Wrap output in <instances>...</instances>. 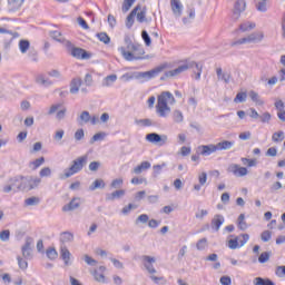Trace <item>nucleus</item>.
<instances>
[{"label": "nucleus", "mask_w": 285, "mask_h": 285, "mask_svg": "<svg viewBox=\"0 0 285 285\" xmlns=\"http://www.w3.org/2000/svg\"><path fill=\"white\" fill-rule=\"evenodd\" d=\"M175 102V96H173L170 91H163L158 96V101L156 105V110L159 117H167L170 115V108L168 107V104L169 106H173Z\"/></svg>", "instance_id": "1"}, {"label": "nucleus", "mask_w": 285, "mask_h": 285, "mask_svg": "<svg viewBox=\"0 0 285 285\" xmlns=\"http://www.w3.org/2000/svg\"><path fill=\"white\" fill-rule=\"evenodd\" d=\"M144 266L148 273V277L149 279H151V282H154V284H157V285H165L168 283V281L166 279V277L164 276H158V272L157 269L155 268V262H157V258L153 257V256H144Z\"/></svg>", "instance_id": "2"}, {"label": "nucleus", "mask_w": 285, "mask_h": 285, "mask_svg": "<svg viewBox=\"0 0 285 285\" xmlns=\"http://www.w3.org/2000/svg\"><path fill=\"white\" fill-rule=\"evenodd\" d=\"M39 184H41V178H33L32 176L20 175L18 190H20L21 193H30V190H35V188H38Z\"/></svg>", "instance_id": "3"}, {"label": "nucleus", "mask_w": 285, "mask_h": 285, "mask_svg": "<svg viewBox=\"0 0 285 285\" xmlns=\"http://www.w3.org/2000/svg\"><path fill=\"white\" fill-rule=\"evenodd\" d=\"M85 164H88V156L78 157L72 161V165L65 170V176L60 177V179H69V177H72V175L81 173V170H83Z\"/></svg>", "instance_id": "4"}, {"label": "nucleus", "mask_w": 285, "mask_h": 285, "mask_svg": "<svg viewBox=\"0 0 285 285\" xmlns=\"http://www.w3.org/2000/svg\"><path fill=\"white\" fill-rule=\"evenodd\" d=\"M65 46L68 52H70L71 57H73L75 59L86 60L92 58V53L88 52L83 48L75 47V45H72L70 40H67Z\"/></svg>", "instance_id": "5"}, {"label": "nucleus", "mask_w": 285, "mask_h": 285, "mask_svg": "<svg viewBox=\"0 0 285 285\" xmlns=\"http://www.w3.org/2000/svg\"><path fill=\"white\" fill-rule=\"evenodd\" d=\"M264 39V32L257 31L253 32L249 36L245 38H240L234 42H232V47L235 48V46H242L244 43H259Z\"/></svg>", "instance_id": "6"}, {"label": "nucleus", "mask_w": 285, "mask_h": 285, "mask_svg": "<svg viewBox=\"0 0 285 285\" xmlns=\"http://www.w3.org/2000/svg\"><path fill=\"white\" fill-rule=\"evenodd\" d=\"M146 140L149 141V144H154V146H166V144H168V136L151 132L146 135Z\"/></svg>", "instance_id": "7"}, {"label": "nucleus", "mask_w": 285, "mask_h": 285, "mask_svg": "<svg viewBox=\"0 0 285 285\" xmlns=\"http://www.w3.org/2000/svg\"><path fill=\"white\" fill-rule=\"evenodd\" d=\"M188 68H190V65H179L176 69L166 71L160 77V81H166V79H168L170 77H179V75H181V72H186V70H188Z\"/></svg>", "instance_id": "8"}, {"label": "nucleus", "mask_w": 285, "mask_h": 285, "mask_svg": "<svg viewBox=\"0 0 285 285\" xmlns=\"http://www.w3.org/2000/svg\"><path fill=\"white\" fill-rule=\"evenodd\" d=\"M32 244H35V238L27 236L21 247L22 257H24V259H32Z\"/></svg>", "instance_id": "9"}, {"label": "nucleus", "mask_w": 285, "mask_h": 285, "mask_svg": "<svg viewBox=\"0 0 285 285\" xmlns=\"http://www.w3.org/2000/svg\"><path fill=\"white\" fill-rule=\"evenodd\" d=\"M240 237L243 239L239 240V237L228 240V248L232 250H236V248H242L249 239L250 236L248 234H242Z\"/></svg>", "instance_id": "10"}, {"label": "nucleus", "mask_w": 285, "mask_h": 285, "mask_svg": "<svg viewBox=\"0 0 285 285\" xmlns=\"http://www.w3.org/2000/svg\"><path fill=\"white\" fill-rule=\"evenodd\" d=\"M166 68H168V65L163 63L149 71H145L144 79H147V80L155 79V77H159L160 72H164L166 70Z\"/></svg>", "instance_id": "11"}, {"label": "nucleus", "mask_w": 285, "mask_h": 285, "mask_svg": "<svg viewBox=\"0 0 285 285\" xmlns=\"http://www.w3.org/2000/svg\"><path fill=\"white\" fill-rule=\"evenodd\" d=\"M228 173H233L235 177H246L248 175V169L246 167H240L237 164H232L227 168Z\"/></svg>", "instance_id": "12"}, {"label": "nucleus", "mask_w": 285, "mask_h": 285, "mask_svg": "<svg viewBox=\"0 0 285 285\" xmlns=\"http://www.w3.org/2000/svg\"><path fill=\"white\" fill-rule=\"evenodd\" d=\"M198 150L203 157H208L213 155V153H217V145L209 144V145H202L198 147Z\"/></svg>", "instance_id": "13"}, {"label": "nucleus", "mask_w": 285, "mask_h": 285, "mask_svg": "<svg viewBox=\"0 0 285 285\" xmlns=\"http://www.w3.org/2000/svg\"><path fill=\"white\" fill-rule=\"evenodd\" d=\"M244 10H246V0H237L234 6V14H233L234 19L235 20L239 19Z\"/></svg>", "instance_id": "14"}, {"label": "nucleus", "mask_w": 285, "mask_h": 285, "mask_svg": "<svg viewBox=\"0 0 285 285\" xmlns=\"http://www.w3.org/2000/svg\"><path fill=\"white\" fill-rule=\"evenodd\" d=\"M81 206V198L73 197L67 205L62 207L63 213H68L70 210H77Z\"/></svg>", "instance_id": "15"}, {"label": "nucleus", "mask_w": 285, "mask_h": 285, "mask_svg": "<svg viewBox=\"0 0 285 285\" xmlns=\"http://www.w3.org/2000/svg\"><path fill=\"white\" fill-rule=\"evenodd\" d=\"M190 65V67H188V70L193 69V68H196L197 72H196V76H195V79L197 81H199L202 79V66L195 61H190V60H185L181 66H188Z\"/></svg>", "instance_id": "16"}, {"label": "nucleus", "mask_w": 285, "mask_h": 285, "mask_svg": "<svg viewBox=\"0 0 285 285\" xmlns=\"http://www.w3.org/2000/svg\"><path fill=\"white\" fill-rule=\"evenodd\" d=\"M118 50L126 61H137L139 59H144L141 56L136 57L131 51H126L125 47H120Z\"/></svg>", "instance_id": "17"}, {"label": "nucleus", "mask_w": 285, "mask_h": 285, "mask_svg": "<svg viewBox=\"0 0 285 285\" xmlns=\"http://www.w3.org/2000/svg\"><path fill=\"white\" fill-rule=\"evenodd\" d=\"M126 195V189H118L114 193H107L106 194V202H115V199H121Z\"/></svg>", "instance_id": "18"}, {"label": "nucleus", "mask_w": 285, "mask_h": 285, "mask_svg": "<svg viewBox=\"0 0 285 285\" xmlns=\"http://www.w3.org/2000/svg\"><path fill=\"white\" fill-rule=\"evenodd\" d=\"M170 6L175 17H181V12H184V6L181 2L179 0H171Z\"/></svg>", "instance_id": "19"}, {"label": "nucleus", "mask_w": 285, "mask_h": 285, "mask_svg": "<svg viewBox=\"0 0 285 285\" xmlns=\"http://www.w3.org/2000/svg\"><path fill=\"white\" fill-rule=\"evenodd\" d=\"M225 219L224 216L220 214H217L212 219V228L217 233L219 228H222V225L224 224Z\"/></svg>", "instance_id": "20"}, {"label": "nucleus", "mask_w": 285, "mask_h": 285, "mask_svg": "<svg viewBox=\"0 0 285 285\" xmlns=\"http://www.w3.org/2000/svg\"><path fill=\"white\" fill-rule=\"evenodd\" d=\"M70 257H72V254L68 249V247H61L60 248V258L65 262V266H70Z\"/></svg>", "instance_id": "21"}, {"label": "nucleus", "mask_w": 285, "mask_h": 285, "mask_svg": "<svg viewBox=\"0 0 285 285\" xmlns=\"http://www.w3.org/2000/svg\"><path fill=\"white\" fill-rule=\"evenodd\" d=\"M20 181H21V175L9 178L8 184L11 185L13 193H21V189H19Z\"/></svg>", "instance_id": "22"}, {"label": "nucleus", "mask_w": 285, "mask_h": 285, "mask_svg": "<svg viewBox=\"0 0 285 285\" xmlns=\"http://www.w3.org/2000/svg\"><path fill=\"white\" fill-rule=\"evenodd\" d=\"M81 78H73L70 83V94L77 95L79 92V88H81Z\"/></svg>", "instance_id": "23"}, {"label": "nucleus", "mask_w": 285, "mask_h": 285, "mask_svg": "<svg viewBox=\"0 0 285 285\" xmlns=\"http://www.w3.org/2000/svg\"><path fill=\"white\" fill-rule=\"evenodd\" d=\"M233 146H235V141H230V140H223L216 144L217 150H230Z\"/></svg>", "instance_id": "24"}, {"label": "nucleus", "mask_w": 285, "mask_h": 285, "mask_svg": "<svg viewBox=\"0 0 285 285\" xmlns=\"http://www.w3.org/2000/svg\"><path fill=\"white\" fill-rule=\"evenodd\" d=\"M125 45L127 50H131L132 52H137L139 50L140 46L132 43V39H130V36H125Z\"/></svg>", "instance_id": "25"}, {"label": "nucleus", "mask_w": 285, "mask_h": 285, "mask_svg": "<svg viewBox=\"0 0 285 285\" xmlns=\"http://www.w3.org/2000/svg\"><path fill=\"white\" fill-rule=\"evenodd\" d=\"M43 164H46V158L41 156L40 158H37L33 161H30L29 168H31V170H37V168H40L41 166H43Z\"/></svg>", "instance_id": "26"}, {"label": "nucleus", "mask_w": 285, "mask_h": 285, "mask_svg": "<svg viewBox=\"0 0 285 285\" xmlns=\"http://www.w3.org/2000/svg\"><path fill=\"white\" fill-rule=\"evenodd\" d=\"M90 121V111H82L77 119L79 126H83V124H89Z\"/></svg>", "instance_id": "27"}, {"label": "nucleus", "mask_w": 285, "mask_h": 285, "mask_svg": "<svg viewBox=\"0 0 285 285\" xmlns=\"http://www.w3.org/2000/svg\"><path fill=\"white\" fill-rule=\"evenodd\" d=\"M248 97L256 104L257 106H264V100L259 99V94L255 90H250L248 92Z\"/></svg>", "instance_id": "28"}, {"label": "nucleus", "mask_w": 285, "mask_h": 285, "mask_svg": "<svg viewBox=\"0 0 285 285\" xmlns=\"http://www.w3.org/2000/svg\"><path fill=\"white\" fill-rule=\"evenodd\" d=\"M125 78H127V81H130L132 79H144V72L142 71H134L130 73H125Z\"/></svg>", "instance_id": "29"}, {"label": "nucleus", "mask_w": 285, "mask_h": 285, "mask_svg": "<svg viewBox=\"0 0 285 285\" xmlns=\"http://www.w3.org/2000/svg\"><path fill=\"white\" fill-rule=\"evenodd\" d=\"M255 28H256L255 22H243L239 26V30L242 32H250V30H255Z\"/></svg>", "instance_id": "30"}, {"label": "nucleus", "mask_w": 285, "mask_h": 285, "mask_svg": "<svg viewBox=\"0 0 285 285\" xmlns=\"http://www.w3.org/2000/svg\"><path fill=\"white\" fill-rule=\"evenodd\" d=\"M139 205L137 203H130L121 209L122 215H130L131 210H137Z\"/></svg>", "instance_id": "31"}, {"label": "nucleus", "mask_w": 285, "mask_h": 285, "mask_svg": "<svg viewBox=\"0 0 285 285\" xmlns=\"http://www.w3.org/2000/svg\"><path fill=\"white\" fill-rule=\"evenodd\" d=\"M19 48L20 52H22V55H26L28 50H30V40L21 39L19 41Z\"/></svg>", "instance_id": "32"}, {"label": "nucleus", "mask_w": 285, "mask_h": 285, "mask_svg": "<svg viewBox=\"0 0 285 285\" xmlns=\"http://www.w3.org/2000/svg\"><path fill=\"white\" fill-rule=\"evenodd\" d=\"M46 255H47L48 259H50L51 262H55V259H57L59 257V253L57 252V249L55 247H49L46 250Z\"/></svg>", "instance_id": "33"}, {"label": "nucleus", "mask_w": 285, "mask_h": 285, "mask_svg": "<svg viewBox=\"0 0 285 285\" xmlns=\"http://www.w3.org/2000/svg\"><path fill=\"white\" fill-rule=\"evenodd\" d=\"M246 216L244 214H240L237 219V226L239 230H246L248 228V224H246Z\"/></svg>", "instance_id": "34"}, {"label": "nucleus", "mask_w": 285, "mask_h": 285, "mask_svg": "<svg viewBox=\"0 0 285 285\" xmlns=\"http://www.w3.org/2000/svg\"><path fill=\"white\" fill-rule=\"evenodd\" d=\"M96 37L99 41H101V43H105V46H108V43H110V36H108V33L106 32H98L96 33Z\"/></svg>", "instance_id": "35"}, {"label": "nucleus", "mask_w": 285, "mask_h": 285, "mask_svg": "<svg viewBox=\"0 0 285 285\" xmlns=\"http://www.w3.org/2000/svg\"><path fill=\"white\" fill-rule=\"evenodd\" d=\"M97 188H106L104 179H96L90 186L89 190H97Z\"/></svg>", "instance_id": "36"}, {"label": "nucleus", "mask_w": 285, "mask_h": 285, "mask_svg": "<svg viewBox=\"0 0 285 285\" xmlns=\"http://www.w3.org/2000/svg\"><path fill=\"white\" fill-rule=\"evenodd\" d=\"M144 223L145 224L148 223L149 228H157L159 226V224H161V222H158L156 219L149 220V217L146 214L144 215Z\"/></svg>", "instance_id": "37"}, {"label": "nucleus", "mask_w": 285, "mask_h": 285, "mask_svg": "<svg viewBox=\"0 0 285 285\" xmlns=\"http://www.w3.org/2000/svg\"><path fill=\"white\" fill-rule=\"evenodd\" d=\"M72 239H75V235H72V233L63 232L61 234L60 242H62L63 244H66L68 242H72Z\"/></svg>", "instance_id": "38"}, {"label": "nucleus", "mask_w": 285, "mask_h": 285, "mask_svg": "<svg viewBox=\"0 0 285 285\" xmlns=\"http://www.w3.org/2000/svg\"><path fill=\"white\" fill-rule=\"evenodd\" d=\"M197 250H206L208 248V238H202L196 243Z\"/></svg>", "instance_id": "39"}, {"label": "nucleus", "mask_w": 285, "mask_h": 285, "mask_svg": "<svg viewBox=\"0 0 285 285\" xmlns=\"http://www.w3.org/2000/svg\"><path fill=\"white\" fill-rule=\"evenodd\" d=\"M240 161L243 166H248V168L257 166V159L240 158Z\"/></svg>", "instance_id": "40"}, {"label": "nucleus", "mask_w": 285, "mask_h": 285, "mask_svg": "<svg viewBox=\"0 0 285 285\" xmlns=\"http://www.w3.org/2000/svg\"><path fill=\"white\" fill-rule=\"evenodd\" d=\"M19 38V32H12L11 33V38L10 39H4V50H8L12 43V41H14V39Z\"/></svg>", "instance_id": "41"}, {"label": "nucleus", "mask_w": 285, "mask_h": 285, "mask_svg": "<svg viewBox=\"0 0 285 285\" xmlns=\"http://www.w3.org/2000/svg\"><path fill=\"white\" fill-rule=\"evenodd\" d=\"M272 141L274 144H279V141H284V131H276L272 136Z\"/></svg>", "instance_id": "42"}, {"label": "nucleus", "mask_w": 285, "mask_h": 285, "mask_svg": "<svg viewBox=\"0 0 285 285\" xmlns=\"http://www.w3.org/2000/svg\"><path fill=\"white\" fill-rule=\"evenodd\" d=\"M137 0H124L122 2V12L126 13L128 12V10H130V8H132L134 3L136 2Z\"/></svg>", "instance_id": "43"}, {"label": "nucleus", "mask_w": 285, "mask_h": 285, "mask_svg": "<svg viewBox=\"0 0 285 285\" xmlns=\"http://www.w3.org/2000/svg\"><path fill=\"white\" fill-rule=\"evenodd\" d=\"M246 97H248V94H246V91L238 92L234 99V102L235 104H244V101H246Z\"/></svg>", "instance_id": "44"}, {"label": "nucleus", "mask_w": 285, "mask_h": 285, "mask_svg": "<svg viewBox=\"0 0 285 285\" xmlns=\"http://www.w3.org/2000/svg\"><path fill=\"white\" fill-rule=\"evenodd\" d=\"M105 137H106V132H102V131L97 132L91 137V139L89 140V144H94L95 141H101L105 139Z\"/></svg>", "instance_id": "45"}, {"label": "nucleus", "mask_w": 285, "mask_h": 285, "mask_svg": "<svg viewBox=\"0 0 285 285\" xmlns=\"http://www.w3.org/2000/svg\"><path fill=\"white\" fill-rule=\"evenodd\" d=\"M135 13H129L127 16L126 19V28H128V30H130V28H132V26L135 24Z\"/></svg>", "instance_id": "46"}, {"label": "nucleus", "mask_w": 285, "mask_h": 285, "mask_svg": "<svg viewBox=\"0 0 285 285\" xmlns=\"http://www.w3.org/2000/svg\"><path fill=\"white\" fill-rule=\"evenodd\" d=\"M40 199L39 197H29L24 200L26 206H37L39 204Z\"/></svg>", "instance_id": "47"}, {"label": "nucleus", "mask_w": 285, "mask_h": 285, "mask_svg": "<svg viewBox=\"0 0 285 285\" xmlns=\"http://www.w3.org/2000/svg\"><path fill=\"white\" fill-rule=\"evenodd\" d=\"M268 259H271V252H264L258 257L259 264H266V262H268Z\"/></svg>", "instance_id": "48"}, {"label": "nucleus", "mask_w": 285, "mask_h": 285, "mask_svg": "<svg viewBox=\"0 0 285 285\" xmlns=\"http://www.w3.org/2000/svg\"><path fill=\"white\" fill-rule=\"evenodd\" d=\"M94 277L96 282H101L102 284H106V276L102 273H99V271L94 272Z\"/></svg>", "instance_id": "49"}, {"label": "nucleus", "mask_w": 285, "mask_h": 285, "mask_svg": "<svg viewBox=\"0 0 285 285\" xmlns=\"http://www.w3.org/2000/svg\"><path fill=\"white\" fill-rule=\"evenodd\" d=\"M256 8L259 12H266V0H256Z\"/></svg>", "instance_id": "50"}, {"label": "nucleus", "mask_w": 285, "mask_h": 285, "mask_svg": "<svg viewBox=\"0 0 285 285\" xmlns=\"http://www.w3.org/2000/svg\"><path fill=\"white\" fill-rule=\"evenodd\" d=\"M121 186H124V179L121 178H116L110 184V188H115V189L121 188Z\"/></svg>", "instance_id": "51"}, {"label": "nucleus", "mask_w": 285, "mask_h": 285, "mask_svg": "<svg viewBox=\"0 0 285 285\" xmlns=\"http://www.w3.org/2000/svg\"><path fill=\"white\" fill-rule=\"evenodd\" d=\"M117 81V75H109L105 78L104 86H110L111 83H115Z\"/></svg>", "instance_id": "52"}, {"label": "nucleus", "mask_w": 285, "mask_h": 285, "mask_svg": "<svg viewBox=\"0 0 285 285\" xmlns=\"http://www.w3.org/2000/svg\"><path fill=\"white\" fill-rule=\"evenodd\" d=\"M1 242H10V229H4L0 232Z\"/></svg>", "instance_id": "53"}, {"label": "nucleus", "mask_w": 285, "mask_h": 285, "mask_svg": "<svg viewBox=\"0 0 285 285\" xmlns=\"http://www.w3.org/2000/svg\"><path fill=\"white\" fill-rule=\"evenodd\" d=\"M17 259L19 268H21V271H26L28 268V261L23 259L21 256H18Z\"/></svg>", "instance_id": "54"}, {"label": "nucleus", "mask_w": 285, "mask_h": 285, "mask_svg": "<svg viewBox=\"0 0 285 285\" xmlns=\"http://www.w3.org/2000/svg\"><path fill=\"white\" fill-rule=\"evenodd\" d=\"M174 121H176V124H181V121H184V114L179 110L174 111Z\"/></svg>", "instance_id": "55"}, {"label": "nucleus", "mask_w": 285, "mask_h": 285, "mask_svg": "<svg viewBox=\"0 0 285 285\" xmlns=\"http://www.w3.org/2000/svg\"><path fill=\"white\" fill-rule=\"evenodd\" d=\"M51 175H52V169H50V167H43L39 173L40 177H50Z\"/></svg>", "instance_id": "56"}, {"label": "nucleus", "mask_w": 285, "mask_h": 285, "mask_svg": "<svg viewBox=\"0 0 285 285\" xmlns=\"http://www.w3.org/2000/svg\"><path fill=\"white\" fill-rule=\"evenodd\" d=\"M271 237H273V234L271 233V230H264L261 234L262 242H271Z\"/></svg>", "instance_id": "57"}, {"label": "nucleus", "mask_w": 285, "mask_h": 285, "mask_svg": "<svg viewBox=\"0 0 285 285\" xmlns=\"http://www.w3.org/2000/svg\"><path fill=\"white\" fill-rule=\"evenodd\" d=\"M198 181L200 186H205L206 181H208V174H206V171H203L202 174H199Z\"/></svg>", "instance_id": "58"}, {"label": "nucleus", "mask_w": 285, "mask_h": 285, "mask_svg": "<svg viewBox=\"0 0 285 285\" xmlns=\"http://www.w3.org/2000/svg\"><path fill=\"white\" fill-rule=\"evenodd\" d=\"M144 43L147 46V48H150L153 46V38L150 35L147 33V31H144Z\"/></svg>", "instance_id": "59"}, {"label": "nucleus", "mask_w": 285, "mask_h": 285, "mask_svg": "<svg viewBox=\"0 0 285 285\" xmlns=\"http://www.w3.org/2000/svg\"><path fill=\"white\" fill-rule=\"evenodd\" d=\"M78 24L82 27L83 30H90V26H88V22L82 17L77 18Z\"/></svg>", "instance_id": "60"}, {"label": "nucleus", "mask_w": 285, "mask_h": 285, "mask_svg": "<svg viewBox=\"0 0 285 285\" xmlns=\"http://www.w3.org/2000/svg\"><path fill=\"white\" fill-rule=\"evenodd\" d=\"M49 36L51 37V39H53L55 41H58L59 43H61V40L59 39L61 37V31H50Z\"/></svg>", "instance_id": "61"}, {"label": "nucleus", "mask_w": 285, "mask_h": 285, "mask_svg": "<svg viewBox=\"0 0 285 285\" xmlns=\"http://www.w3.org/2000/svg\"><path fill=\"white\" fill-rule=\"evenodd\" d=\"M83 137H86V134H85L83 129H78V130L75 132V139H76V141H81V139H83Z\"/></svg>", "instance_id": "62"}, {"label": "nucleus", "mask_w": 285, "mask_h": 285, "mask_svg": "<svg viewBox=\"0 0 285 285\" xmlns=\"http://www.w3.org/2000/svg\"><path fill=\"white\" fill-rule=\"evenodd\" d=\"M85 262L88 266H97V259L90 257L89 255H85Z\"/></svg>", "instance_id": "63"}, {"label": "nucleus", "mask_w": 285, "mask_h": 285, "mask_svg": "<svg viewBox=\"0 0 285 285\" xmlns=\"http://www.w3.org/2000/svg\"><path fill=\"white\" fill-rule=\"evenodd\" d=\"M220 284L222 285H230V284H233V281L230 279V276H222Z\"/></svg>", "instance_id": "64"}]
</instances>
